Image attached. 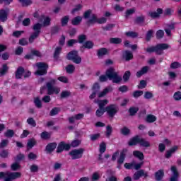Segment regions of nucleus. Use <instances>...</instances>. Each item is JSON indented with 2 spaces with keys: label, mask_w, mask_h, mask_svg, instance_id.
Masks as SVG:
<instances>
[{
  "label": "nucleus",
  "mask_w": 181,
  "mask_h": 181,
  "mask_svg": "<svg viewBox=\"0 0 181 181\" xmlns=\"http://www.w3.org/2000/svg\"><path fill=\"white\" fill-rule=\"evenodd\" d=\"M23 6H28L32 4V0H18Z\"/></svg>",
  "instance_id": "36"
},
{
  "label": "nucleus",
  "mask_w": 181,
  "mask_h": 181,
  "mask_svg": "<svg viewBox=\"0 0 181 181\" xmlns=\"http://www.w3.org/2000/svg\"><path fill=\"white\" fill-rule=\"evenodd\" d=\"M56 84V80L52 79L50 82L47 83V94L52 95V94H59L60 93V88L53 86Z\"/></svg>",
  "instance_id": "4"
},
{
  "label": "nucleus",
  "mask_w": 181,
  "mask_h": 181,
  "mask_svg": "<svg viewBox=\"0 0 181 181\" xmlns=\"http://www.w3.org/2000/svg\"><path fill=\"white\" fill-rule=\"evenodd\" d=\"M105 112V109L104 107H99L96 110V115L97 117H102V115H104Z\"/></svg>",
  "instance_id": "30"
},
{
  "label": "nucleus",
  "mask_w": 181,
  "mask_h": 181,
  "mask_svg": "<svg viewBox=\"0 0 181 181\" xmlns=\"http://www.w3.org/2000/svg\"><path fill=\"white\" fill-rule=\"evenodd\" d=\"M66 57L68 60H72V62H74V63H76V64H80V63H81V57L78 56L77 51L70 52L67 54Z\"/></svg>",
  "instance_id": "6"
},
{
  "label": "nucleus",
  "mask_w": 181,
  "mask_h": 181,
  "mask_svg": "<svg viewBox=\"0 0 181 181\" xmlns=\"http://www.w3.org/2000/svg\"><path fill=\"white\" fill-rule=\"evenodd\" d=\"M133 168L135 169L136 170H138V169H141L142 168V165H144V162H141L140 163H135V162H133Z\"/></svg>",
  "instance_id": "48"
},
{
  "label": "nucleus",
  "mask_w": 181,
  "mask_h": 181,
  "mask_svg": "<svg viewBox=\"0 0 181 181\" xmlns=\"http://www.w3.org/2000/svg\"><path fill=\"white\" fill-rule=\"evenodd\" d=\"M111 91H112V87L107 86L98 93V98H103V97H105V95L109 93H111Z\"/></svg>",
  "instance_id": "11"
},
{
  "label": "nucleus",
  "mask_w": 181,
  "mask_h": 181,
  "mask_svg": "<svg viewBox=\"0 0 181 181\" xmlns=\"http://www.w3.org/2000/svg\"><path fill=\"white\" fill-rule=\"evenodd\" d=\"M136 144H139L141 146H144V148H149V146H151V143H149V141L145 140V139L139 138L138 136L129 141V146L136 145Z\"/></svg>",
  "instance_id": "2"
},
{
  "label": "nucleus",
  "mask_w": 181,
  "mask_h": 181,
  "mask_svg": "<svg viewBox=\"0 0 181 181\" xmlns=\"http://www.w3.org/2000/svg\"><path fill=\"white\" fill-rule=\"evenodd\" d=\"M130 76H131V72H129V71H126L123 76L124 81H128Z\"/></svg>",
  "instance_id": "47"
},
{
  "label": "nucleus",
  "mask_w": 181,
  "mask_h": 181,
  "mask_svg": "<svg viewBox=\"0 0 181 181\" xmlns=\"http://www.w3.org/2000/svg\"><path fill=\"white\" fill-rule=\"evenodd\" d=\"M21 168V165H19V163H14L11 165V169L12 170H18Z\"/></svg>",
  "instance_id": "56"
},
{
  "label": "nucleus",
  "mask_w": 181,
  "mask_h": 181,
  "mask_svg": "<svg viewBox=\"0 0 181 181\" xmlns=\"http://www.w3.org/2000/svg\"><path fill=\"white\" fill-rule=\"evenodd\" d=\"M81 144V141L80 140H75L71 144V146H73V148H76V146H78Z\"/></svg>",
  "instance_id": "55"
},
{
  "label": "nucleus",
  "mask_w": 181,
  "mask_h": 181,
  "mask_svg": "<svg viewBox=\"0 0 181 181\" xmlns=\"http://www.w3.org/2000/svg\"><path fill=\"white\" fill-rule=\"evenodd\" d=\"M100 88H101V86H100V83H95L93 85V86H92L93 93L90 95V100H93V99L95 98V95H97V93H98V91H100Z\"/></svg>",
  "instance_id": "9"
},
{
  "label": "nucleus",
  "mask_w": 181,
  "mask_h": 181,
  "mask_svg": "<svg viewBox=\"0 0 181 181\" xmlns=\"http://www.w3.org/2000/svg\"><path fill=\"white\" fill-rule=\"evenodd\" d=\"M15 132H13V130L8 129L5 133V136H7V138H12Z\"/></svg>",
  "instance_id": "40"
},
{
  "label": "nucleus",
  "mask_w": 181,
  "mask_h": 181,
  "mask_svg": "<svg viewBox=\"0 0 181 181\" xmlns=\"http://www.w3.org/2000/svg\"><path fill=\"white\" fill-rule=\"evenodd\" d=\"M36 145V141L35 139H30L28 141L27 146L28 148H33Z\"/></svg>",
  "instance_id": "43"
},
{
  "label": "nucleus",
  "mask_w": 181,
  "mask_h": 181,
  "mask_svg": "<svg viewBox=\"0 0 181 181\" xmlns=\"http://www.w3.org/2000/svg\"><path fill=\"white\" fill-rule=\"evenodd\" d=\"M152 97H153V95L151 92H146L144 94V98H146V100H149L152 98Z\"/></svg>",
  "instance_id": "62"
},
{
  "label": "nucleus",
  "mask_w": 181,
  "mask_h": 181,
  "mask_svg": "<svg viewBox=\"0 0 181 181\" xmlns=\"http://www.w3.org/2000/svg\"><path fill=\"white\" fill-rule=\"evenodd\" d=\"M108 53V50L105 48H101L98 51V57H103V56H105Z\"/></svg>",
  "instance_id": "27"
},
{
  "label": "nucleus",
  "mask_w": 181,
  "mask_h": 181,
  "mask_svg": "<svg viewBox=\"0 0 181 181\" xmlns=\"http://www.w3.org/2000/svg\"><path fill=\"white\" fill-rule=\"evenodd\" d=\"M108 79L112 80L113 83H119V81L122 80V78L118 76V74L115 72V70H114V69L110 68L106 71L105 75H102L99 78V80L100 81H101V83H104Z\"/></svg>",
  "instance_id": "1"
},
{
  "label": "nucleus",
  "mask_w": 181,
  "mask_h": 181,
  "mask_svg": "<svg viewBox=\"0 0 181 181\" xmlns=\"http://www.w3.org/2000/svg\"><path fill=\"white\" fill-rule=\"evenodd\" d=\"M83 153H84L83 148H78V149L72 150L69 153V155L71 159H80V158H82Z\"/></svg>",
  "instance_id": "8"
},
{
  "label": "nucleus",
  "mask_w": 181,
  "mask_h": 181,
  "mask_svg": "<svg viewBox=\"0 0 181 181\" xmlns=\"http://www.w3.org/2000/svg\"><path fill=\"white\" fill-rule=\"evenodd\" d=\"M34 103L37 108H42V101H40L39 98H35L34 99Z\"/></svg>",
  "instance_id": "38"
},
{
  "label": "nucleus",
  "mask_w": 181,
  "mask_h": 181,
  "mask_svg": "<svg viewBox=\"0 0 181 181\" xmlns=\"http://www.w3.org/2000/svg\"><path fill=\"white\" fill-rule=\"evenodd\" d=\"M122 42V40L121 38L115 37V38H111L110 39V43H114L115 45H118Z\"/></svg>",
  "instance_id": "37"
},
{
  "label": "nucleus",
  "mask_w": 181,
  "mask_h": 181,
  "mask_svg": "<svg viewBox=\"0 0 181 181\" xmlns=\"http://www.w3.org/2000/svg\"><path fill=\"white\" fill-rule=\"evenodd\" d=\"M95 104H98L99 108H104V107L108 104V100H95Z\"/></svg>",
  "instance_id": "15"
},
{
  "label": "nucleus",
  "mask_w": 181,
  "mask_h": 181,
  "mask_svg": "<svg viewBox=\"0 0 181 181\" xmlns=\"http://www.w3.org/2000/svg\"><path fill=\"white\" fill-rule=\"evenodd\" d=\"M81 8H83V6H81V4H78L72 10V13H77V12H78L79 11H81Z\"/></svg>",
  "instance_id": "44"
},
{
  "label": "nucleus",
  "mask_w": 181,
  "mask_h": 181,
  "mask_svg": "<svg viewBox=\"0 0 181 181\" xmlns=\"http://www.w3.org/2000/svg\"><path fill=\"white\" fill-rule=\"evenodd\" d=\"M178 149L177 146H175L173 148H171L168 151L166 152L165 158H170L173 153H175V151Z\"/></svg>",
  "instance_id": "21"
},
{
  "label": "nucleus",
  "mask_w": 181,
  "mask_h": 181,
  "mask_svg": "<svg viewBox=\"0 0 181 181\" xmlns=\"http://www.w3.org/2000/svg\"><path fill=\"white\" fill-rule=\"evenodd\" d=\"M162 13H163V10H162V8H158L157 11L148 12V16L151 18H159Z\"/></svg>",
  "instance_id": "13"
},
{
  "label": "nucleus",
  "mask_w": 181,
  "mask_h": 181,
  "mask_svg": "<svg viewBox=\"0 0 181 181\" xmlns=\"http://www.w3.org/2000/svg\"><path fill=\"white\" fill-rule=\"evenodd\" d=\"M125 35L127 36V37H136V36H138V33L132 31H129L125 33Z\"/></svg>",
  "instance_id": "34"
},
{
  "label": "nucleus",
  "mask_w": 181,
  "mask_h": 181,
  "mask_svg": "<svg viewBox=\"0 0 181 181\" xmlns=\"http://www.w3.org/2000/svg\"><path fill=\"white\" fill-rule=\"evenodd\" d=\"M57 144L56 143H51L46 146V151L48 153L53 152L56 149Z\"/></svg>",
  "instance_id": "18"
},
{
  "label": "nucleus",
  "mask_w": 181,
  "mask_h": 181,
  "mask_svg": "<svg viewBox=\"0 0 181 181\" xmlns=\"http://www.w3.org/2000/svg\"><path fill=\"white\" fill-rule=\"evenodd\" d=\"M149 70L148 66H144L141 69V70L139 71L136 73L137 77H141V76H144V74H146V73H148V71Z\"/></svg>",
  "instance_id": "22"
},
{
  "label": "nucleus",
  "mask_w": 181,
  "mask_h": 181,
  "mask_svg": "<svg viewBox=\"0 0 181 181\" xmlns=\"http://www.w3.org/2000/svg\"><path fill=\"white\" fill-rule=\"evenodd\" d=\"M82 21H83V17L77 16V17H75L74 19H72L71 23L72 25H77L79 23H81Z\"/></svg>",
  "instance_id": "24"
},
{
  "label": "nucleus",
  "mask_w": 181,
  "mask_h": 181,
  "mask_svg": "<svg viewBox=\"0 0 181 181\" xmlns=\"http://www.w3.org/2000/svg\"><path fill=\"white\" fill-rule=\"evenodd\" d=\"M138 87L139 88H145V87H146V81H141Z\"/></svg>",
  "instance_id": "63"
},
{
  "label": "nucleus",
  "mask_w": 181,
  "mask_h": 181,
  "mask_svg": "<svg viewBox=\"0 0 181 181\" xmlns=\"http://www.w3.org/2000/svg\"><path fill=\"white\" fill-rule=\"evenodd\" d=\"M156 119H157L156 116H155L153 115H148L146 117L145 121H146V122L152 124V123L155 122V121H156Z\"/></svg>",
  "instance_id": "19"
},
{
  "label": "nucleus",
  "mask_w": 181,
  "mask_h": 181,
  "mask_svg": "<svg viewBox=\"0 0 181 181\" xmlns=\"http://www.w3.org/2000/svg\"><path fill=\"white\" fill-rule=\"evenodd\" d=\"M132 13H135V8H130L126 11V17L128 18Z\"/></svg>",
  "instance_id": "57"
},
{
  "label": "nucleus",
  "mask_w": 181,
  "mask_h": 181,
  "mask_svg": "<svg viewBox=\"0 0 181 181\" xmlns=\"http://www.w3.org/2000/svg\"><path fill=\"white\" fill-rule=\"evenodd\" d=\"M133 155L136 158H138V159H139L140 160H143L144 159V153L139 151H134L133 152Z\"/></svg>",
  "instance_id": "26"
},
{
  "label": "nucleus",
  "mask_w": 181,
  "mask_h": 181,
  "mask_svg": "<svg viewBox=\"0 0 181 181\" xmlns=\"http://www.w3.org/2000/svg\"><path fill=\"white\" fill-rule=\"evenodd\" d=\"M126 155H127V150H123L121 152L120 156L117 160V163L119 165H122V163H124V160H125Z\"/></svg>",
  "instance_id": "16"
},
{
  "label": "nucleus",
  "mask_w": 181,
  "mask_h": 181,
  "mask_svg": "<svg viewBox=\"0 0 181 181\" xmlns=\"http://www.w3.org/2000/svg\"><path fill=\"white\" fill-rule=\"evenodd\" d=\"M101 177V175L98 173H94L92 175V180H98Z\"/></svg>",
  "instance_id": "50"
},
{
  "label": "nucleus",
  "mask_w": 181,
  "mask_h": 181,
  "mask_svg": "<svg viewBox=\"0 0 181 181\" xmlns=\"http://www.w3.org/2000/svg\"><path fill=\"white\" fill-rule=\"evenodd\" d=\"M42 139H49L50 138V133H47V132H43L41 133Z\"/></svg>",
  "instance_id": "41"
},
{
  "label": "nucleus",
  "mask_w": 181,
  "mask_h": 181,
  "mask_svg": "<svg viewBox=\"0 0 181 181\" xmlns=\"http://www.w3.org/2000/svg\"><path fill=\"white\" fill-rule=\"evenodd\" d=\"M67 22H69V16H65L62 19V26H66L67 25Z\"/></svg>",
  "instance_id": "61"
},
{
  "label": "nucleus",
  "mask_w": 181,
  "mask_h": 181,
  "mask_svg": "<svg viewBox=\"0 0 181 181\" xmlns=\"http://www.w3.org/2000/svg\"><path fill=\"white\" fill-rule=\"evenodd\" d=\"M171 69H179L180 67V64L178 62H173L170 65Z\"/></svg>",
  "instance_id": "64"
},
{
  "label": "nucleus",
  "mask_w": 181,
  "mask_h": 181,
  "mask_svg": "<svg viewBox=\"0 0 181 181\" xmlns=\"http://www.w3.org/2000/svg\"><path fill=\"white\" fill-rule=\"evenodd\" d=\"M43 25L40 23H36L33 25V29L35 32H38V33H40V29H42V27Z\"/></svg>",
  "instance_id": "31"
},
{
  "label": "nucleus",
  "mask_w": 181,
  "mask_h": 181,
  "mask_svg": "<svg viewBox=\"0 0 181 181\" xmlns=\"http://www.w3.org/2000/svg\"><path fill=\"white\" fill-rule=\"evenodd\" d=\"M36 66L37 67V71L35 72L36 76H43L47 74L48 66L47 64L43 62H39L36 64Z\"/></svg>",
  "instance_id": "5"
},
{
  "label": "nucleus",
  "mask_w": 181,
  "mask_h": 181,
  "mask_svg": "<svg viewBox=\"0 0 181 181\" xmlns=\"http://www.w3.org/2000/svg\"><path fill=\"white\" fill-rule=\"evenodd\" d=\"M8 19V10H1L0 11V21L1 22H5Z\"/></svg>",
  "instance_id": "17"
},
{
  "label": "nucleus",
  "mask_w": 181,
  "mask_h": 181,
  "mask_svg": "<svg viewBox=\"0 0 181 181\" xmlns=\"http://www.w3.org/2000/svg\"><path fill=\"white\" fill-rule=\"evenodd\" d=\"M163 35H165V33L163 32V30H160L156 33V37L158 39H160L161 37H163Z\"/></svg>",
  "instance_id": "53"
},
{
  "label": "nucleus",
  "mask_w": 181,
  "mask_h": 181,
  "mask_svg": "<svg viewBox=\"0 0 181 181\" xmlns=\"http://www.w3.org/2000/svg\"><path fill=\"white\" fill-rule=\"evenodd\" d=\"M123 57L125 59V60H131L132 57H134V55H132V52L129 51H125L123 54Z\"/></svg>",
  "instance_id": "25"
},
{
  "label": "nucleus",
  "mask_w": 181,
  "mask_h": 181,
  "mask_svg": "<svg viewBox=\"0 0 181 181\" xmlns=\"http://www.w3.org/2000/svg\"><path fill=\"white\" fill-rule=\"evenodd\" d=\"M40 22H42L41 25H42L43 27L49 26V25H50V18L42 16L40 18Z\"/></svg>",
  "instance_id": "14"
},
{
  "label": "nucleus",
  "mask_w": 181,
  "mask_h": 181,
  "mask_svg": "<svg viewBox=\"0 0 181 181\" xmlns=\"http://www.w3.org/2000/svg\"><path fill=\"white\" fill-rule=\"evenodd\" d=\"M105 149H107V146L105 145V143H101L100 145V153H104V152H105Z\"/></svg>",
  "instance_id": "46"
},
{
  "label": "nucleus",
  "mask_w": 181,
  "mask_h": 181,
  "mask_svg": "<svg viewBox=\"0 0 181 181\" xmlns=\"http://www.w3.org/2000/svg\"><path fill=\"white\" fill-rule=\"evenodd\" d=\"M74 66L73 65H68L66 68V72L69 74H71L74 71Z\"/></svg>",
  "instance_id": "42"
},
{
  "label": "nucleus",
  "mask_w": 181,
  "mask_h": 181,
  "mask_svg": "<svg viewBox=\"0 0 181 181\" xmlns=\"http://www.w3.org/2000/svg\"><path fill=\"white\" fill-rule=\"evenodd\" d=\"M142 176L144 177H148V173L145 172L144 170H140L134 173V180H139Z\"/></svg>",
  "instance_id": "10"
},
{
  "label": "nucleus",
  "mask_w": 181,
  "mask_h": 181,
  "mask_svg": "<svg viewBox=\"0 0 181 181\" xmlns=\"http://www.w3.org/2000/svg\"><path fill=\"white\" fill-rule=\"evenodd\" d=\"M142 94H144L143 91L137 90L133 93V97H134V98H138V97H141V95H142Z\"/></svg>",
  "instance_id": "51"
},
{
  "label": "nucleus",
  "mask_w": 181,
  "mask_h": 181,
  "mask_svg": "<svg viewBox=\"0 0 181 181\" xmlns=\"http://www.w3.org/2000/svg\"><path fill=\"white\" fill-rule=\"evenodd\" d=\"M98 18H97V16L95 15H92L90 18L89 19L88 23L89 25H91L93 23H98Z\"/></svg>",
  "instance_id": "28"
},
{
  "label": "nucleus",
  "mask_w": 181,
  "mask_h": 181,
  "mask_svg": "<svg viewBox=\"0 0 181 181\" xmlns=\"http://www.w3.org/2000/svg\"><path fill=\"white\" fill-rule=\"evenodd\" d=\"M63 151H64V145L63 142H61L57 147V152L60 153V152H63Z\"/></svg>",
  "instance_id": "45"
},
{
  "label": "nucleus",
  "mask_w": 181,
  "mask_h": 181,
  "mask_svg": "<svg viewBox=\"0 0 181 181\" xmlns=\"http://www.w3.org/2000/svg\"><path fill=\"white\" fill-rule=\"evenodd\" d=\"M27 122L29 124V125H31V127H36V122H35L33 118H28L27 119Z\"/></svg>",
  "instance_id": "49"
},
{
  "label": "nucleus",
  "mask_w": 181,
  "mask_h": 181,
  "mask_svg": "<svg viewBox=\"0 0 181 181\" xmlns=\"http://www.w3.org/2000/svg\"><path fill=\"white\" fill-rule=\"evenodd\" d=\"M153 35V31L152 30H149L147 33L146 36V40H151V37H152Z\"/></svg>",
  "instance_id": "59"
},
{
  "label": "nucleus",
  "mask_w": 181,
  "mask_h": 181,
  "mask_svg": "<svg viewBox=\"0 0 181 181\" xmlns=\"http://www.w3.org/2000/svg\"><path fill=\"white\" fill-rule=\"evenodd\" d=\"M171 172L173 173V175L170 177V181H177V179H179V173L177 172L176 167H171Z\"/></svg>",
  "instance_id": "12"
},
{
  "label": "nucleus",
  "mask_w": 181,
  "mask_h": 181,
  "mask_svg": "<svg viewBox=\"0 0 181 181\" xmlns=\"http://www.w3.org/2000/svg\"><path fill=\"white\" fill-rule=\"evenodd\" d=\"M173 29H175V27L173 26V25H170L168 28L165 29V31L167 33L168 36H170V30H173Z\"/></svg>",
  "instance_id": "54"
},
{
  "label": "nucleus",
  "mask_w": 181,
  "mask_h": 181,
  "mask_svg": "<svg viewBox=\"0 0 181 181\" xmlns=\"http://www.w3.org/2000/svg\"><path fill=\"white\" fill-rule=\"evenodd\" d=\"M173 100L175 101H181V92L177 91L173 95Z\"/></svg>",
  "instance_id": "29"
},
{
  "label": "nucleus",
  "mask_w": 181,
  "mask_h": 181,
  "mask_svg": "<svg viewBox=\"0 0 181 181\" xmlns=\"http://www.w3.org/2000/svg\"><path fill=\"white\" fill-rule=\"evenodd\" d=\"M8 66L6 65H3V68L1 70H0V77H2V76H5L6 73H8Z\"/></svg>",
  "instance_id": "32"
},
{
  "label": "nucleus",
  "mask_w": 181,
  "mask_h": 181,
  "mask_svg": "<svg viewBox=\"0 0 181 181\" xmlns=\"http://www.w3.org/2000/svg\"><path fill=\"white\" fill-rule=\"evenodd\" d=\"M165 149H166V146H165V144L163 143L159 144L158 151H160V152H163Z\"/></svg>",
  "instance_id": "60"
},
{
  "label": "nucleus",
  "mask_w": 181,
  "mask_h": 181,
  "mask_svg": "<svg viewBox=\"0 0 181 181\" xmlns=\"http://www.w3.org/2000/svg\"><path fill=\"white\" fill-rule=\"evenodd\" d=\"M138 111H139L138 107H132L129 110L130 115H135Z\"/></svg>",
  "instance_id": "33"
},
{
  "label": "nucleus",
  "mask_w": 181,
  "mask_h": 181,
  "mask_svg": "<svg viewBox=\"0 0 181 181\" xmlns=\"http://www.w3.org/2000/svg\"><path fill=\"white\" fill-rule=\"evenodd\" d=\"M58 80L62 83H69V79L66 76H59L58 77Z\"/></svg>",
  "instance_id": "58"
},
{
  "label": "nucleus",
  "mask_w": 181,
  "mask_h": 181,
  "mask_svg": "<svg viewBox=\"0 0 181 181\" xmlns=\"http://www.w3.org/2000/svg\"><path fill=\"white\" fill-rule=\"evenodd\" d=\"M105 111L110 118H113L118 112V106L116 105H110L105 107Z\"/></svg>",
  "instance_id": "7"
},
{
  "label": "nucleus",
  "mask_w": 181,
  "mask_h": 181,
  "mask_svg": "<svg viewBox=\"0 0 181 181\" xmlns=\"http://www.w3.org/2000/svg\"><path fill=\"white\" fill-rule=\"evenodd\" d=\"M164 175H165V173L163 172V170H159L155 174L156 180H162V179H163Z\"/></svg>",
  "instance_id": "20"
},
{
  "label": "nucleus",
  "mask_w": 181,
  "mask_h": 181,
  "mask_svg": "<svg viewBox=\"0 0 181 181\" xmlns=\"http://www.w3.org/2000/svg\"><path fill=\"white\" fill-rule=\"evenodd\" d=\"M39 35H40V33L35 31L33 35H30L29 38V42L32 43V42H33V40L36 39L39 36Z\"/></svg>",
  "instance_id": "35"
},
{
  "label": "nucleus",
  "mask_w": 181,
  "mask_h": 181,
  "mask_svg": "<svg viewBox=\"0 0 181 181\" xmlns=\"http://www.w3.org/2000/svg\"><path fill=\"white\" fill-rule=\"evenodd\" d=\"M170 46L168 44H158L156 47H150L147 48V52L148 53H152V52H156L158 54H162L163 50L169 49Z\"/></svg>",
  "instance_id": "3"
},
{
  "label": "nucleus",
  "mask_w": 181,
  "mask_h": 181,
  "mask_svg": "<svg viewBox=\"0 0 181 181\" xmlns=\"http://www.w3.org/2000/svg\"><path fill=\"white\" fill-rule=\"evenodd\" d=\"M59 111H60V109L57 107L53 108L50 112V115L52 116L57 115V114H59Z\"/></svg>",
  "instance_id": "52"
},
{
  "label": "nucleus",
  "mask_w": 181,
  "mask_h": 181,
  "mask_svg": "<svg viewBox=\"0 0 181 181\" xmlns=\"http://www.w3.org/2000/svg\"><path fill=\"white\" fill-rule=\"evenodd\" d=\"M83 46L86 47V49H91L93 46H94V43H93L91 41H88L84 43Z\"/></svg>",
  "instance_id": "39"
},
{
  "label": "nucleus",
  "mask_w": 181,
  "mask_h": 181,
  "mask_svg": "<svg viewBox=\"0 0 181 181\" xmlns=\"http://www.w3.org/2000/svg\"><path fill=\"white\" fill-rule=\"evenodd\" d=\"M23 68L19 67L16 72V78H22L23 77Z\"/></svg>",
  "instance_id": "23"
}]
</instances>
